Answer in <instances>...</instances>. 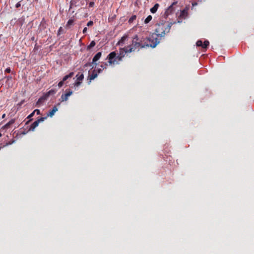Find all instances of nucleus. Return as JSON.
<instances>
[{"instance_id": "nucleus-10", "label": "nucleus", "mask_w": 254, "mask_h": 254, "mask_svg": "<svg viewBox=\"0 0 254 254\" xmlns=\"http://www.w3.org/2000/svg\"><path fill=\"white\" fill-rule=\"evenodd\" d=\"M101 55H102V53L101 52H98L97 53L95 56L94 57H93V60H92V64H94L95 65H96L97 64L96 63V62L98 61L100 58H101Z\"/></svg>"}, {"instance_id": "nucleus-32", "label": "nucleus", "mask_w": 254, "mask_h": 254, "mask_svg": "<svg viewBox=\"0 0 254 254\" xmlns=\"http://www.w3.org/2000/svg\"><path fill=\"white\" fill-rule=\"evenodd\" d=\"M95 5V3L94 1H91L89 3V7H93Z\"/></svg>"}, {"instance_id": "nucleus-40", "label": "nucleus", "mask_w": 254, "mask_h": 254, "mask_svg": "<svg viewBox=\"0 0 254 254\" xmlns=\"http://www.w3.org/2000/svg\"><path fill=\"white\" fill-rule=\"evenodd\" d=\"M5 117V114H3L2 115V119H4Z\"/></svg>"}, {"instance_id": "nucleus-15", "label": "nucleus", "mask_w": 254, "mask_h": 254, "mask_svg": "<svg viewBox=\"0 0 254 254\" xmlns=\"http://www.w3.org/2000/svg\"><path fill=\"white\" fill-rule=\"evenodd\" d=\"M159 6V4L158 3L155 4L154 6L150 9L151 12L152 13H155L156 12V11L157 10Z\"/></svg>"}, {"instance_id": "nucleus-19", "label": "nucleus", "mask_w": 254, "mask_h": 254, "mask_svg": "<svg viewBox=\"0 0 254 254\" xmlns=\"http://www.w3.org/2000/svg\"><path fill=\"white\" fill-rule=\"evenodd\" d=\"M188 10V9L186 8V9H184L182 11H181L180 16L182 17H185L187 16Z\"/></svg>"}, {"instance_id": "nucleus-41", "label": "nucleus", "mask_w": 254, "mask_h": 254, "mask_svg": "<svg viewBox=\"0 0 254 254\" xmlns=\"http://www.w3.org/2000/svg\"><path fill=\"white\" fill-rule=\"evenodd\" d=\"M84 66H88V64H85Z\"/></svg>"}, {"instance_id": "nucleus-12", "label": "nucleus", "mask_w": 254, "mask_h": 254, "mask_svg": "<svg viewBox=\"0 0 254 254\" xmlns=\"http://www.w3.org/2000/svg\"><path fill=\"white\" fill-rule=\"evenodd\" d=\"M58 111V108L56 106H55L53 109L50 111L49 113L47 114V117H53L55 113Z\"/></svg>"}, {"instance_id": "nucleus-20", "label": "nucleus", "mask_w": 254, "mask_h": 254, "mask_svg": "<svg viewBox=\"0 0 254 254\" xmlns=\"http://www.w3.org/2000/svg\"><path fill=\"white\" fill-rule=\"evenodd\" d=\"M209 45V42L208 40H205L204 42L202 43V48L204 49H206L208 46Z\"/></svg>"}, {"instance_id": "nucleus-38", "label": "nucleus", "mask_w": 254, "mask_h": 254, "mask_svg": "<svg viewBox=\"0 0 254 254\" xmlns=\"http://www.w3.org/2000/svg\"><path fill=\"white\" fill-rule=\"evenodd\" d=\"M87 30V27H85L83 30V33L85 34L86 33V31Z\"/></svg>"}, {"instance_id": "nucleus-36", "label": "nucleus", "mask_w": 254, "mask_h": 254, "mask_svg": "<svg viewBox=\"0 0 254 254\" xmlns=\"http://www.w3.org/2000/svg\"><path fill=\"white\" fill-rule=\"evenodd\" d=\"M96 71L98 74L99 73H101L103 71V69H102V68H98Z\"/></svg>"}, {"instance_id": "nucleus-28", "label": "nucleus", "mask_w": 254, "mask_h": 254, "mask_svg": "<svg viewBox=\"0 0 254 254\" xmlns=\"http://www.w3.org/2000/svg\"><path fill=\"white\" fill-rule=\"evenodd\" d=\"M175 3V2L173 3H172V4L171 5H170V6L168 7V9H167V11H171L172 10H173V5Z\"/></svg>"}, {"instance_id": "nucleus-17", "label": "nucleus", "mask_w": 254, "mask_h": 254, "mask_svg": "<svg viewBox=\"0 0 254 254\" xmlns=\"http://www.w3.org/2000/svg\"><path fill=\"white\" fill-rule=\"evenodd\" d=\"M74 23V20L73 19H69L67 21L66 24V28H70L71 26L73 25Z\"/></svg>"}, {"instance_id": "nucleus-18", "label": "nucleus", "mask_w": 254, "mask_h": 254, "mask_svg": "<svg viewBox=\"0 0 254 254\" xmlns=\"http://www.w3.org/2000/svg\"><path fill=\"white\" fill-rule=\"evenodd\" d=\"M76 77H77V81L81 82L83 80V79H84V75L83 73L80 74L79 73H78L76 75Z\"/></svg>"}, {"instance_id": "nucleus-8", "label": "nucleus", "mask_w": 254, "mask_h": 254, "mask_svg": "<svg viewBox=\"0 0 254 254\" xmlns=\"http://www.w3.org/2000/svg\"><path fill=\"white\" fill-rule=\"evenodd\" d=\"M98 76V73L97 72L96 70L94 69L92 71L91 73H89L88 79L89 80V82H91V80L94 79Z\"/></svg>"}, {"instance_id": "nucleus-33", "label": "nucleus", "mask_w": 254, "mask_h": 254, "mask_svg": "<svg viewBox=\"0 0 254 254\" xmlns=\"http://www.w3.org/2000/svg\"><path fill=\"white\" fill-rule=\"evenodd\" d=\"M11 72V69L9 67L6 68L5 70V72L10 73Z\"/></svg>"}, {"instance_id": "nucleus-1", "label": "nucleus", "mask_w": 254, "mask_h": 254, "mask_svg": "<svg viewBox=\"0 0 254 254\" xmlns=\"http://www.w3.org/2000/svg\"><path fill=\"white\" fill-rule=\"evenodd\" d=\"M172 23H168L166 22H161L157 24L155 33L152 34L156 35V38L158 41V44L160 43V39L159 37H164L167 33H168L172 26Z\"/></svg>"}, {"instance_id": "nucleus-26", "label": "nucleus", "mask_w": 254, "mask_h": 254, "mask_svg": "<svg viewBox=\"0 0 254 254\" xmlns=\"http://www.w3.org/2000/svg\"><path fill=\"white\" fill-rule=\"evenodd\" d=\"M107 66H108V64H107V63H103L102 64H101V67L102 68H103V69H104V68H107Z\"/></svg>"}, {"instance_id": "nucleus-13", "label": "nucleus", "mask_w": 254, "mask_h": 254, "mask_svg": "<svg viewBox=\"0 0 254 254\" xmlns=\"http://www.w3.org/2000/svg\"><path fill=\"white\" fill-rule=\"evenodd\" d=\"M47 97L44 95L41 97L38 100L36 103L37 105H40L42 103H43L46 99Z\"/></svg>"}, {"instance_id": "nucleus-30", "label": "nucleus", "mask_w": 254, "mask_h": 254, "mask_svg": "<svg viewBox=\"0 0 254 254\" xmlns=\"http://www.w3.org/2000/svg\"><path fill=\"white\" fill-rule=\"evenodd\" d=\"M93 25V22L92 21H89L87 24V26H91Z\"/></svg>"}, {"instance_id": "nucleus-25", "label": "nucleus", "mask_w": 254, "mask_h": 254, "mask_svg": "<svg viewBox=\"0 0 254 254\" xmlns=\"http://www.w3.org/2000/svg\"><path fill=\"white\" fill-rule=\"evenodd\" d=\"M202 41H201V40H198L197 41L196 44V46H198V47H202Z\"/></svg>"}, {"instance_id": "nucleus-6", "label": "nucleus", "mask_w": 254, "mask_h": 254, "mask_svg": "<svg viewBox=\"0 0 254 254\" xmlns=\"http://www.w3.org/2000/svg\"><path fill=\"white\" fill-rule=\"evenodd\" d=\"M131 52H129V48L128 46L125 47L124 48H121L119 49V53L118 55L121 56L124 58L126 54H127L128 53H130Z\"/></svg>"}, {"instance_id": "nucleus-29", "label": "nucleus", "mask_w": 254, "mask_h": 254, "mask_svg": "<svg viewBox=\"0 0 254 254\" xmlns=\"http://www.w3.org/2000/svg\"><path fill=\"white\" fill-rule=\"evenodd\" d=\"M64 82V81H63V80L62 81H61L60 82H59V83H58V86L59 88H61L63 86Z\"/></svg>"}, {"instance_id": "nucleus-22", "label": "nucleus", "mask_w": 254, "mask_h": 254, "mask_svg": "<svg viewBox=\"0 0 254 254\" xmlns=\"http://www.w3.org/2000/svg\"><path fill=\"white\" fill-rule=\"evenodd\" d=\"M95 42L94 41H91V42L90 43V44L88 46L87 49H90L94 47L95 46Z\"/></svg>"}, {"instance_id": "nucleus-23", "label": "nucleus", "mask_w": 254, "mask_h": 254, "mask_svg": "<svg viewBox=\"0 0 254 254\" xmlns=\"http://www.w3.org/2000/svg\"><path fill=\"white\" fill-rule=\"evenodd\" d=\"M136 18V16L135 15H133L131 16V17L128 20V23H131Z\"/></svg>"}, {"instance_id": "nucleus-14", "label": "nucleus", "mask_w": 254, "mask_h": 254, "mask_svg": "<svg viewBox=\"0 0 254 254\" xmlns=\"http://www.w3.org/2000/svg\"><path fill=\"white\" fill-rule=\"evenodd\" d=\"M56 92L57 91L55 89H51L45 94V96L47 97V98H48V97H49L50 95L55 94L56 93Z\"/></svg>"}, {"instance_id": "nucleus-9", "label": "nucleus", "mask_w": 254, "mask_h": 254, "mask_svg": "<svg viewBox=\"0 0 254 254\" xmlns=\"http://www.w3.org/2000/svg\"><path fill=\"white\" fill-rule=\"evenodd\" d=\"M15 122L14 119H11L10 121H9L7 124H6L5 125L2 126L1 127V130H6L8 128H9L11 125L14 124Z\"/></svg>"}, {"instance_id": "nucleus-31", "label": "nucleus", "mask_w": 254, "mask_h": 254, "mask_svg": "<svg viewBox=\"0 0 254 254\" xmlns=\"http://www.w3.org/2000/svg\"><path fill=\"white\" fill-rule=\"evenodd\" d=\"M33 112L34 113H36L37 115L41 114L40 111L39 109H35Z\"/></svg>"}, {"instance_id": "nucleus-21", "label": "nucleus", "mask_w": 254, "mask_h": 254, "mask_svg": "<svg viewBox=\"0 0 254 254\" xmlns=\"http://www.w3.org/2000/svg\"><path fill=\"white\" fill-rule=\"evenodd\" d=\"M152 19V17L151 15H148L144 20V23L147 24Z\"/></svg>"}, {"instance_id": "nucleus-4", "label": "nucleus", "mask_w": 254, "mask_h": 254, "mask_svg": "<svg viewBox=\"0 0 254 254\" xmlns=\"http://www.w3.org/2000/svg\"><path fill=\"white\" fill-rule=\"evenodd\" d=\"M127 46L129 48V52L131 53L140 48V45L139 44V37L137 35H134L132 38L131 44Z\"/></svg>"}, {"instance_id": "nucleus-35", "label": "nucleus", "mask_w": 254, "mask_h": 254, "mask_svg": "<svg viewBox=\"0 0 254 254\" xmlns=\"http://www.w3.org/2000/svg\"><path fill=\"white\" fill-rule=\"evenodd\" d=\"M21 6V3H20V1H19L18 2H17L16 5H15V7L16 8H18L20 6Z\"/></svg>"}, {"instance_id": "nucleus-27", "label": "nucleus", "mask_w": 254, "mask_h": 254, "mask_svg": "<svg viewBox=\"0 0 254 254\" xmlns=\"http://www.w3.org/2000/svg\"><path fill=\"white\" fill-rule=\"evenodd\" d=\"M81 83V82L76 80V81L74 83V86L76 87H78Z\"/></svg>"}, {"instance_id": "nucleus-11", "label": "nucleus", "mask_w": 254, "mask_h": 254, "mask_svg": "<svg viewBox=\"0 0 254 254\" xmlns=\"http://www.w3.org/2000/svg\"><path fill=\"white\" fill-rule=\"evenodd\" d=\"M128 35L127 34H125L121 39L119 41L118 43V45H122L123 46L124 44L125 41L128 38Z\"/></svg>"}, {"instance_id": "nucleus-16", "label": "nucleus", "mask_w": 254, "mask_h": 254, "mask_svg": "<svg viewBox=\"0 0 254 254\" xmlns=\"http://www.w3.org/2000/svg\"><path fill=\"white\" fill-rule=\"evenodd\" d=\"M74 75L73 72H70L68 74L64 76V78H63V81H65L67 80L68 78H71Z\"/></svg>"}, {"instance_id": "nucleus-3", "label": "nucleus", "mask_w": 254, "mask_h": 254, "mask_svg": "<svg viewBox=\"0 0 254 254\" xmlns=\"http://www.w3.org/2000/svg\"><path fill=\"white\" fill-rule=\"evenodd\" d=\"M123 58L121 56L117 55L116 52L110 53L107 58V59L108 60L109 64L111 65L119 64L120 62L123 61Z\"/></svg>"}, {"instance_id": "nucleus-7", "label": "nucleus", "mask_w": 254, "mask_h": 254, "mask_svg": "<svg viewBox=\"0 0 254 254\" xmlns=\"http://www.w3.org/2000/svg\"><path fill=\"white\" fill-rule=\"evenodd\" d=\"M66 93L63 94L61 96V97L60 99L61 102L66 101L68 100V97L72 94V91L70 90L68 91L66 90Z\"/></svg>"}, {"instance_id": "nucleus-24", "label": "nucleus", "mask_w": 254, "mask_h": 254, "mask_svg": "<svg viewBox=\"0 0 254 254\" xmlns=\"http://www.w3.org/2000/svg\"><path fill=\"white\" fill-rule=\"evenodd\" d=\"M35 113H34V112H33L32 113H31L28 117H27V119H29L30 120H28L26 123V124H29V123L31 121V120L30 119L31 118H32L34 115Z\"/></svg>"}, {"instance_id": "nucleus-5", "label": "nucleus", "mask_w": 254, "mask_h": 254, "mask_svg": "<svg viewBox=\"0 0 254 254\" xmlns=\"http://www.w3.org/2000/svg\"><path fill=\"white\" fill-rule=\"evenodd\" d=\"M47 117H41L37 120L35 121L30 126L29 128L28 129V131H34L35 128L39 126V123L44 121L47 119Z\"/></svg>"}, {"instance_id": "nucleus-2", "label": "nucleus", "mask_w": 254, "mask_h": 254, "mask_svg": "<svg viewBox=\"0 0 254 254\" xmlns=\"http://www.w3.org/2000/svg\"><path fill=\"white\" fill-rule=\"evenodd\" d=\"M139 44L140 48L151 47L154 48L158 44V41L156 38V35L151 34L149 37L146 38H139Z\"/></svg>"}, {"instance_id": "nucleus-34", "label": "nucleus", "mask_w": 254, "mask_h": 254, "mask_svg": "<svg viewBox=\"0 0 254 254\" xmlns=\"http://www.w3.org/2000/svg\"><path fill=\"white\" fill-rule=\"evenodd\" d=\"M12 143L11 142H8V143H6V144L5 145H3V146H0V150L3 147L5 146H7V145H10Z\"/></svg>"}, {"instance_id": "nucleus-39", "label": "nucleus", "mask_w": 254, "mask_h": 254, "mask_svg": "<svg viewBox=\"0 0 254 254\" xmlns=\"http://www.w3.org/2000/svg\"><path fill=\"white\" fill-rule=\"evenodd\" d=\"M62 27H61L58 30V34L60 35L61 34V31L62 30Z\"/></svg>"}, {"instance_id": "nucleus-37", "label": "nucleus", "mask_w": 254, "mask_h": 254, "mask_svg": "<svg viewBox=\"0 0 254 254\" xmlns=\"http://www.w3.org/2000/svg\"><path fill=\"white\" fill-rule=\"evenodd\" d=\"M6 78L7 79V81H8L9 80H11L12 77L11 76H8L6 77Z\"/></svg>"}]
</instances>
